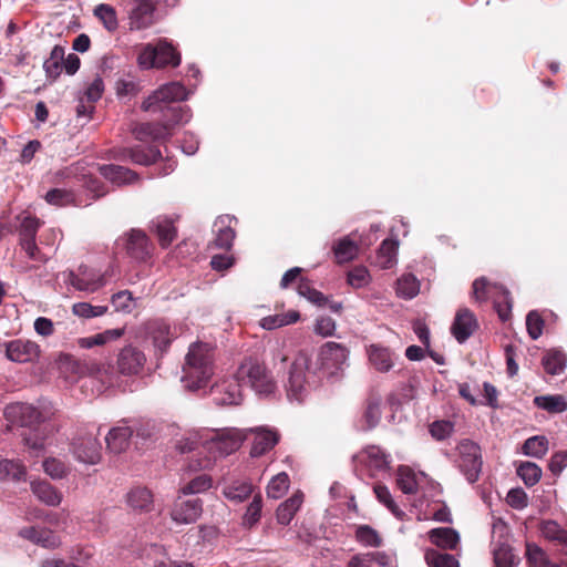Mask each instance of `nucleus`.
Here are the masks:
<instances>
[{
	"mask_svg": "<svg viewBox=\"0 0 567 567\" xmlns=\"http://www.w3.org/2000/svg\"><path fill=\"white\" fill-rule=\"evenodd\" d=\"M205 436H200L203 449L209 456L192 458L188 463L190 471L209 470L215 461L236 452L247 439L245 429L226 427L219 430H205Z\"/></svg>",
	"mask_w": 567,
	"mask_h": 567,
	"instance_id": "1",
	"label": "nucleus"
},
{
	"mask_svg": "<svg viewBox=\"0 0 567 567\" xmlns=\"http://www.w3.org/2000/svg\"><path fill=\"white\" fill-rule=\"evenodd\" d=\"M182 382L190 392L205 390L215 373L214 349L208 343H193L183 367Z\"/></svg>",
	"mask_w": 567,
	"mask_h": 567,
	"instance_id": "2",
	"label": "nucleus"
},
{
	"mask_svg": "<svg viewBox=\"0 0 567 567\" xmlns=\"http://www.w3.org/2000/svg\"><path fill=\"white\" fill-rule=\"evenodd\" d=\"M137 63L144 70L166 65L177 66L181 63V56L166 39H161L156 44L147 43L142 47Z\"/></svg>",
	"mask_w": 567,
	"mask_h": 567,
	"instance_id": "3",
	"label": "nucleus"
},
{
	"mask_svg": "<svg viewBox=\"0 0 567 567\" xmlns=\"http://www.w3.org/2000/svg\"><path fill=\"white\" fill-rule=\"evenodd\" d=\"M237 378L241 380L243 385H249L258 395H269L276 389V383L267 369L251 359L239 365Z\"/></svg>",
	"mask_w": 567,
	"mask_h": 567,
	"instance_id": "4",
	"label": "nucleus"
},
{
	"mask_svg": "<svg viewBox=\"0 0 567 567\" xmlns=\"http://www.w3.org/2000/svg\"><path fill=\"white\" fill-rule=\"evenodd\" d=\"M473 296L476 301L493 300L494 308L499 318L505 321L509 318L512 311V298L509 291L497 284L489 285L484 278L476 279L473 282Z\"/></svg>",
	"mask_w": 567,
	"mask_h": 567,
	"instance_id": "5",
	"label": "nucleus"
},
{
	"mask_svg": "<svg viewBox=\"0 0 567 567\" xmlns=\"http://www.w3.org/2000/svg\"><path fill=\"white\" fill-rule=\"evenodd\" d=\"M192 94L181 82H169L154 91L143 103L142 110L151 113L164 112L166 105L185 101Z\"/></svg>",
	"mask_w": 567,
	"mask_h": 567,
	"instance_id": "6",
	"label": "nucleus"
},
{
	"mask_svg": "<svg viewBox=\"0 0 567 567\" xmlns=\"http://www.w3.org/2000/svg\"><path fill=\"white\" fill-rule=\"evenodd\" d=\"M458 467L464 474L468 483H475L482 471V456L480 446L470 441L464 440L458 445Z\"/></svg>",
	"mask_w": 567,
	"mask_h": 567,
	"instance_id": "7",
	"label": "nucleus"
},
{
	"mask_svg": "<svg viewBox=\"0 0 567 567\" xmlns=\"http://www.w3.org/2000/svg\"><path fill=\"white\" fill-rule=\"evenodd\" d=\"M243 383L237 373L210 386V394L217 405H238L243 401Z\"/></svg>",
	"mask_w": 567,
	"mask_h": 567,
	"instance_id": "8",
	"label": "nucleus"
},
{
	"mask_svg": "<svg viewBox=\"0 0 567 567\" xmlns=\"http://www.w3.org/2000/svg\"><path fill=\"white\" fill-rule=\"evenodd\" d=\"M71 452L85 464H96L101 460V444L94 434H80L73 439Z\"/></svg>",
	"mask_w": 567,
	"mask_h": 567,
	"instance_id": "9",
	"label": "nucleus"
},
{
	"mask_svg": "<svg viewBox=\"0 0 567 567\" xmlns=\"http://www.w3.org/2000/svg\"><path fill=\"white\" fill-rule=\"evenodd\" d=\"M6 419L12 424L31 427L44 420L41 411L29 403H13L4 410Z\"/></svg>",
	"mask_w": 567,
	"mask_h": 567,
	"instance_id": "10",
	"label": "nucleus"
},
{
	"mask_svg": "<svg viewBox=\"0 0 567 567\" xmlns=\"http://www.w3.org/2000/svg\"><path fill=\"white\" fill-rule=\"evenodd\" d=\"M307 358L298 357L289 370L287 395L290 401L301 402L306 396Z\"/></svg>",
	"mask_w": 567,
	"mask_h": 567,
	"instance_id": "11",
	"label": "nucleus"
},
{
	"mask_svg": "<svg viewBox=\"0 0 567 567\" xmlns=\"http://www.w3.org/2000/svg\"><path fill=\"white\" fill-rule=\"evenodd\" d=\"M4 355L16 363H29L40 357V347L31 340L16 339L4 343Z\"/></svg>",
	"mask_w": 567,
	"mask_h": 567,
	"instance_id": "12",
	"label": "nucleus"
},
{
	"mask_svg": "<svg viewBox=\"0 0 567 567\" xmlns=\"http://www.w3.org/2000/svg\"><path fill=\"white\" fill-rule=\"evenodd\" d=\"M158 0H134L128 13L131 30H144L155 23V9Z\"/></svg>",
	"mask_w": 567,
	"mask_h": 567,
	"instance_id": "13",
	"label": "nucleus"
},
{
	"mask_svg": "<svg viewBox=\"0 0 567 567\" xmlns=\"http://www.w3.org/2000/svg\"><path fill=\"white\" fill-rule=\"evenodd\" d=\"M105 274H96L90 270L86 266H80L78 272L70 271L68 275V282L76 290L84 292H95L106 285Z\"/></svg>",
	"mask_w": 567,
	"mask_h": 567,
	"instance_id": "14",
	"label": "nucleus"
},
{
	"mask_svg": "<svg viewBox=\"0 0 567 567\" xmlns=\"http://www.w3.org/2000/svg\"><path fill=\"white\" fill-rule=\"evenodd\" d=\"M349 350L337 342L329 341L324 343L319 352V362L321 369L326 370L329 374H333L340 370L347 362Z\"/></svg>",
	"mask_w": 567,
	"mask_h": 567,
	"instance_id": "15",
	"label": "nucleus"
},
{
	"mask_svg": "<svg viewBox=\"0 0 567 567\" xmlns=\"http://www.w3.org/2000/svg\"><path fill=\"white\" fill-rule=\"evenodd\" d=\"M117 370L123 375H138L146 364V355L136 347L126 346L117 355Z\"/></svg>",
	"mask_w": 567,
	"mask_h": 567,
	"instance_id": "16",
	"label": "nucleus"
},
{
	"mask_svg": "<svg viewBox=\"0 0 567 567\" xmlns=\"http://www.w3.org/2000/svg\"><path fill=\"white\" fill-rule=\"evenodd\" d=\"M203 513V502L199 498L182 499L178 497L174 503L171 517L176 524H193Z\"/></svg>",
	"mask_w": 567,
	"mask_h": 567,
	"instance_id": "17",
	"label": "nucleus"
},
{
	"mask_svg": "<svg viewBox=\"0 0 567 567\" xmlns=\"http://www.w3.org/2000/svg\"><path fill=\"white\" fill-rule=\"evenodd\" d=\"M126 254L136 261H145L151 256V245L142 230L132 229L125 237Z\"/></svg>",
	"mask_w": 567,
	"mask_h": 567,
	"instance_id": "18",
	"label": "nucleus"
},
{
	"mask_svg": "<svg viewBox=\"0 0 567 567\" xmlns=\"http://www.w3.org/2000/svg\"><path fill=\"white\" fill-rule=\"evenodd\" d=\"M477 326L474 313L467 308H462L456 312L451 332L460 343H463L473 334Z\"/></svg>",
	"mask_w": 567,
	"mask_h": 567,
	"instance_id": "19",
	"label": "nucleus"
},
{
	"mask_svg": "<svg viewBox=\"0 0 567 567\" xmlns=\"http://www.w3.org/2000/svg\"><path fill=\"white\" fill-rule=\"evenodd\" d=\"M249 432L255 433V439L251 445L250 455L258 457L270 451L279 441V435L275 430L267 427L247 429Z\"/></svg>",
	"mask_w": 567,
	"mask_h": 567,
	"instance_id": "20",
	"label": "nucleus"
},
{
	"mask_svg": "<svg viewBox=\"0 0 567 567\" xmlns=\"http://www.w3.org/2000/svg\"><path fill=\"white\" fill-rule=\"evenodd\" d=\"M358 457L360 462L368 467L371 476H375L389 468V455L378 446H369L364 449Z\"/></svg>",
	"mask_w": 567,
	"mask_h": 567,
	"instance_id": "21",
	"label": "nucleus"
},
{
	"mask_svg": "<svg viewBox=\"0 0 567 567\" xmlns=\"http://www.w3.org/2000/svg\"><path fill=\"white\" fill-rule=\"evenodd\" d=\"M145 333L146 338L152 341L153 346L161 351L166 350L174 338L171 327L162 320L147 322L145 324Z\"/></svg>",
	"mask_w": 567,
	"mask_h": 567,
	"instance_id": "22",
	"label": "nucleus"
},
{
	"mask_svg": "<svg viewBox=\"0 0 567 567\" xmlns=\"http://www.w3.org/2000/svg\"><path fill=\"white\" fill-rule=\"evenodd\" d=\"M99 172L105 179L117 186L134 184L138 181L135 172L121 165H102L99 166Z\"/></svg>",
	"mask_w": 567,
	"mask_h": 567,
	"instance_id": "23",
	"label": "nucleus"
},
{
	"mask_svg": "<svg viewBox=\"0 0 567 567\" xmlns=\"http://www.w3.org/2000/svg\"><path fill=\"white\" fill-rule=\"evenodd\" d=\"M235 218L229 215L219 216L214 223L216 233L215 245L221 249H230L235 238L231 223Z\"/></svg>",
	"mask_w": 567,
	"mask_h": 567,
	"instance_id": "24",
	"label": "nucleus"
},
{
	"mask_svg": "<svg viewBox=\"0 0 567 567\" xmlns=\"http://www.w3.org/2000/svg\"><path fill=\"white\" fill-rule=\"evenodd\" d=\"M368 357L370 363L379 372H388L394 365V353L380 344H371L368 349Z\"/></svg>",
	"mask_w": 567,
	"mask_h": 567,
	"instance_id": "25",
	"label": "nucleus"
},
{
	"mask_svg": "<svg viewBox=\"0 0 567 567\" xmlns=\"http://www.w3.org/2000/svg\"><path fill=\"white\" fill-rule=\"evenodd\" d=\"M132 435L133 430L130 426H115L105 436L106 446L113 453H122L128 447Z\"/></svg>",
	"mask_w": 567,
	"mask_h": 567,
	"instance_id": "26",
	"label": "nucleus"
},
{
	"mask_svg": "<svg viewBox=\"0 0 567 567\" xmlns=\"http://www.w3.org/2000/svg\"><path fill=\"white\" fill-rule=\"evenodd\" d=\"M133 134L140 141L166 140L169 137V123H140L133 128Z\"/></svg>",
	"mask_w": 567,
	"mask_h": 567,
	"instance_id": "27",
	"label": "nucleus"
},
{
	"mask_svg": "<svg viewBox=\"0 0 567 567\" xmlns=\"http://www.w3.org/2000/svg\"><path fill=\"white\" fill-rule=\"evenodd\" d=\"M27 468L22 462L0 457V481L1 482H24Z\"/></svg>",
	"mask_w": 567,
	"mask_h": 567,
	"instance_id": "28",
	"label": "nucleus"
},
{
	"mask_svg": "<svg viewBox=\"0 0 567 567\" xmlns=\"http://www.w3.org/2000/svg\"><path fill=\"white\" fill-rule=\"evenodd\" d=\"M126 503L133 511L150 512L153 508V494L148 488L137 486L127 493Z\"/></svg>",
	"mask_w": 567,
	"mask_h": 567,
	"instance_id": "29",
	"label": "nucleus"
},
{
	"mask_svg": "<svg viewBox=\"0 0 567 567\" xmlns=\"http://www.w3.org/2000/svg\"><path fill=\"white\" fill-rule=\"evenodd\" d=\"M332 251L338 264H346L358 256L359 246L351 236H344L334 241Z\"/></svg>",
	"mask_w": 567,
	"mask_h": 567,
	"instance_id": "30",
	"label": "nucleus"
},
{
	"mask_svg": "<svg viewBox=\"0 0 567 567\" xmlns=\"http://www.w3.org/2000/svg\"><path fill=\"white\" fill-rule=\"evenodd\" d=\"M158 113L162 114L161 124L169 123V136L176 125L185 124L192 117L189 107L181 105H166L165 111Z\"/></svg>",
	"mask_w": 567,
	"mask_h": 567,
	"instance_id": "31",
	"label": "nucleus"
},
{
	"mask_svg": "<svg viewBox=\"0 0 567 567\" xmlns=\"http://www.w3.org/2000/svg\"><path fill=\"white\" fill-rule=\"evenodd\" d=\"M152 229L156 234L162 247H167L176 238V228L171 218L157 216L152 220Z\"/></svg>",
	"mask_w": 567,
	"mask_h": 567,
	"instance_id": "32",
	"label": "nucleus"
},
{
	"mask_svg": "<svg viewBox=\"0 0 567 567\" xmlns=\"http://www.w3.org/2000/svg\"><path fill=\"white\" fill-rule=\"evenodd\" d=\"M31 491L35 497L48 506H58L62 501V495L50 483L44 481H32Z\"/></svg>",
	"mask_w": 567,
	"mask_h": 567,
	"instance_id": "33",
	"label": "nucleus"
},
{
	"mask_svg": "<svg viewBox=\"0 0 567 567\" xmlns=\"http://www.w3.org/2000/svg\"><path fill=\"white\" fill-rule=\"evenodd\" d=\"M430 540L443 549H455L460 543L458 533L450 527L434 528L429 532Z\"/></svg>",
	"mask_w": 567,
	"mask_h": 567,
	"instance_id": "34",
	"label": "nucleus"
},
{
	"mask_svg": "<svg viewBox=\"0 0 567 567\" xmlns=\"http://www.w3.org/2000/svg\"><path fill=\"white\" fill-rule=\"evenodd\" d=\"M533 403L536 408L550 414H560L567 411V399L563 394L537 395Z\"/></svg>",
	"mask_w": 567,
	"mask_h": 567,
	"instance_id": "35",
	"label": "nucleus"
},
{
	"mask_svg": "<svg viewBox=\"0 0 567 567\" xmlns=\"http://www.w3.org/2000/svg\"><path fill=\"white\" fill-rule=\"evenodd\" d=\"M303 503V494L296 492L291 497L281 503L276 512L277 520L281 525H288Z\"/></svg>",
	"mask_w": 567,
	"mask_h": 567,
	"instance_id": "36",
	"label": "nucleus"
},
{
	"mask_svg": "<svg viewBox=\"0 0 567 567\" xmlns=\"http://www.w3.org/2000/svg\"><path fill=\"white\" fill-rule=\"evenodd\" d=\"M221 493L228 501L241 503L251 495L252 485L247 481L237 480L225 484Z\"/></svg>",
	"mask_w": 567,
	"mask_h": 567,
	"instance_id": "37",
	"label": "nucleus"
},
{
	"mask_svg": "<svg viewBox=\"0 0 567 567\" xmlns=\"http://www.w3.org/2000/svg\"><path fill=\"white\" fill-rule=\"evenodd\" d=\"M300 319V313L296 310H289L286 313H277L264 317L259 324L265 330H274L291 323L297 322Z\"/></svg>",
	"mask_w": 567,
	"mask_h": 567,
	"instance_id": "38",
	"label": "nucleus"
},
{
	"mask_svg": "<svg viewBox=\"0 0 567 567\" xmlns=\"http://www.w3.org/2000/svg\"><path fill=\"white\" fill-rule=\"evenodd\" d=\"M68 370L75 373L76 375H100L104 368L94 361L73 359L70 355L66 357Z\"/></svg>",
	"mask_w": 567,
	"mask_h": 567,
	"instance_id": "39",
	"label": "nucleus"
},
{
	"mask_svg": "<svg viewBox=\"0 0 567 567\" xmlns=\"http://www.w3.org/2000/svg\"><path fill=\"white\" fill-rule=\"evenodd\" d=\"M399 243L394 239H384L378 250L377 262L382 269L391 268L396 262Z\"/></svg>",
	"mask_w": 567,
	"mask_h": 567,
	"instance_id": "40",
	"label": "nucleus"
},
{
	"mask_svg": "<svg viewBox=\"0 0 567 567\" xmlns=\"http://www.w3.org/2000/svg\"><path fill=\"white\" fill-rule=\"evenodd\" d=\"M495 567H516L518 558L513 554L509 545L498 542L493 548Z\"/></svg>",
	"mask_w": 567,
	"mask_h": 567,
	"instance_id": "41",
	"label": "nucleus"
},
{
	"mask_svg": "<svg viewBox=\"0 0 567 567\" xmlns=\"http://www.w3.org/2000/svg\"><path fill=\"white\" fill-rule=\"evenodd\" d=\"M63 60L64 49L60 45H55L50 56L43 63V69L48 78L55 80L61 74Z\"/></svg>",
	"mask_w": 567,
	"mask_h": 567,
	"instance_id": "42",
	"label": "nucleus"
},
{
	"mask_svg": "<svg viewBox=\"0 0 567 567\" xmlns=\"http://www.w3.org/2000/svg\"><path fill=\"white\" fill-rule=\"evenodd\" d=\"M420 291V282L412 274L401 276L396 281V293L404 299L414 298Z\"/></svg>",
	"mask_w": 567,
	"mask_h": 567,
	"instance_id": "43",
	"label": "nucleus"
},
{
	"mask_svg": "<svg viewBox=\"0 0 567 567\" xmlns=\"http://www.w3.org/2000/svg\"><path fill=\"white\" fill-rule=\"evenodd\" d=\"M124 158H130L133 163L140 165H150L161 157V152L154 147L148 150L130 148L123 153Z\"/></svg>",
	"mask_w": 567,
	"mask_h": 567,
	"instance_id": "44",
	"label": "nucleus"
},
{
	"mask_svg": "<svg viewBox=\"0 0 567 567\" xmlns=\"http://www.w3.org/2000/svg\"><path fill=\"white\" fill-rule=\"evenodd\" d=\"M542 363L547 373L557 375L560 374L566 367V357L563 352L553 350L544 355Z\"/></svg>",
	"mask_w": 567,
	"mask_h": 567,
	"instance_id": "45",
	"label": "nucleus"
},
{
	"mask_svg": "<svg viewBox=\"0 0 567 567\" xmlns=\"http://www.w3.org/2000/svg\"><path fill=\"white\" fill-rule=\"evenodd\" d=\"M548 440L543 435L527 439L523 445V452L527 456L542 458L548 451Z\"/></svg>",
	"mask_w": 567,
	"mask_h": 567,
	"instance_id": "46",
	"label": "nucleus"
},
{
	"mask_svg": "<svg viewBox=\"0 0 567 567\" xmlns=\"http://www.w3.org/2000/svg\"><path fill=\"white\" fill-rule=\"evenodd\" d=\"M374 494L380 503H382L398 519H403L405 513L395 504L389 488L385 485L375 484Z\"/></svg>",
	"mask_w": 567,
	"mask_h": 567,
	"instance_id": "47",
	"label": "nucleus"
},
{
	"mask_svg": "<svg viewBox=\"0 0 567 567\" xmlns=\"http://www.w3.org/2000/svg\"><path fill=\"white\" fill-rule=\"evenodd\" d=\"M94 16L103 23L104 28L113 32L118 27L116 12L110 4L101 3L94 8Z\"/></svg>",
	"mask_w": 567,
	"mask_h": 567,
	"instance_id": "48",
	"label": "nucleus"
},
{
	"mask_svg": "<svg viewBox=\"0 0 567 567\" xmlns=\"http://www.w3.org/2000/svg\"><path fill=\"white\" fill-rule=\"evenodd\" d=\"M355 539L365 547H380L382 538L379 533L369 525H360L355 529Z\"/></svg>",
	"mask_w": 567,
	"mask_h": 567,
	"instance_id": "49",
	"label": "nucleus"
},
{
	"mask_svg": "<svg viewBox=\"0 0 567 567\" xmlns=\"http://www.w3.org/2000/svg\"><path fill=\"white\" fill-rule=\"evenodd\" d=\"M396 483L404 494H414L417 491L415 474L408 466L399 467Z\"/></svg>",
	"mask_w": 567,
	"mask_h": 567,
	"instance_id": "50",
	"label": "nucleus"
},
{
	"mask_svg": "<svg viewBox=\"0 0 567 567\" xmlns=\"http://www.w3.org/2000/svg\"><path fill=\"white\" fill-rule=\"evenodd\" d=\"M107 306H93L89 302H76L72 306V312L74 316L82 319H92L102 317L107 312Z\"/></svg>",
	"mask_w": 567,
	"mask_h": 567,
	"instance_id": "51",
	"label": "nucleus"
},
{
	"mask_svg": "<svg viewBox=\"0 0 567 567\" xmlns=\"http://www.w3.org/2000/svg\"><path fill=\"white\" fill-rule=\"evenodd\" d=\"M212 477L207 474H200L190 480L187 484L181 487L179 493L183 495H192L206 492L212 487Z\"/></svg>",
	"mask_w": 567,
	"mask_h": 567,
	"instance_id": "52",
	"label": "nucleus"
},
{
	"mask_svg": "<svg viewBox=\"0 0 567 567\" xmlns=\"http://www.w3.org/2000/svg\"><path fill=\"white\" fill-rule=\"evenodd\" d=\"M289 488V476L281 472L274 476L267 486V495L270 498L278 499L282 497Z\"/></svg>",
	"mask_w": 567,
	"mask_h": 567,
	"instance_id": "53",
	"label": "nucleus"
},
{
	"mask_svg": "<svg viewBox=\"0 0 567 567\" xmlns=\"http://www.w3.org/2000/svg\"><path fill=\"white\" fill-rule=\"evenodd\" d=\"M429 567H460L457 559L450 554L439 553L434 549L425 553Z\"/></svg>",
	"mask_w": 567,
	"mask_h": 567,
	"instance_id": "54",
	"label": "nucleus"
},
{
	"mask_svg": "<svg viewBox=\"0 0 567 567\" xmlns=\"http://www.w3.org/2000/svg\"><path fill=\"white\" fill-rule=\"evenodd\" d=\"M517 474L527 486H534L542 477V470L535 463L524 462L518 466Z\"/></svg>",
	"mask_w": 567,
	"mask_h": 567,
	"instance_id": "55",
	"label": "nucleus"
},
{
	"mask_svg": "<svg viewBox=\"0 0 567 567\" xmlns=\"http://www.w3.org/2000/svg\"><path fill=\"white\" fill-rule=\"evenodd\" d=\"M45 202L58 207L68 206L74 203L75 197L71 190L62 188H53L45 196Z\"/></svg>",
	"mask_w": 567,
	"mask_h": 567,
	"instance_id": "56",
	"label": "nucleus"
},
{
	"mask_svg": "<svg viewBox=\"0 0 567 567\" xmlns=\"http://www.w3.org/2000/svg\"><path fill=\"white\" fill-rule=\"evenodd\" d=\"M261 508L262 499L259 495H257L252 498L244 514L243 525L247 528H250L254 525H256L260 519Z\"/></svg>",
	"mask_w": 567,
	"mask_h": 567,
	"instance_id": "57",
	"label": "nucleus"
},
{
	"mask_svg": "<svg viewBox=\"0 0 567 567\" xmlns=\"http://www.w3.org/2000/svg\"><path fill=\"white\" fill-rule=\"evenodd\" d=\"M111 302L116 311L130 313L135 307V301L132 292L123 290L114 293L111 298Z\"/></svg>",
	"mask_w": 567,
	"mask_h": 567,
	"instance_id": "58",
	"label": "nucleus"
},
{
	"mask_svg": "<svg viewBox=\"0 0 567 567\" xmlns=\"http://www.w3.org/2000/svg\"><path fill=\"white\" fill-rule=\"evenodd\" d=\"M370 279L368 269L362 266L355 267L348 272V284L355 289L365 287Z\"/></svg>",
	"mask_w": 567,
	"mask_h": 567,
	"instance_id": "59",
	"label": "nucleus"
},
{
	"mask_svg": "<svg viewBox=\"0 0 567 567\" xmlns=\"http://www.w3.org/2000/svg\"><path fill=\"white\" fill-rule=\"evenodd\" d=\"M24 445L34 454L39 455L44 450L45 436L38 431H29L22 434Z\"/></svg>",
	"mask_w": 567,
	"mask_h": 567,
	"instance_id": "60",
	"label": "nucleus"
},
{
	"mask_svg": "<svg viewBox=\"0 0 567 567\" xmlns=\"http://www.w3.org/2000/svg\"><path fill=\"white\" fill-rule=\"evenodd\" d=\"M298 293L301 297H305L310 302H312V303H315L317 306H322L327 301V298L324 297V295L322 292H320L317 289L310 287V285L308 282H306V281L299 282V285H298Z\"/></svg>",
	"mask_w": 567,
	"mask_h": 567,
	"instance_id": "61",
	"label": "nucleus"
},
{
	"mask_svg": "<svg viewBox=\"0 0 567 567\" xmlns=\"http://www.w3.org/2000/svg\"><path fill=\"white\" fill-rule=\"evenodd\" d=\"M43 470L53 480L62 478L68 472L66 465L62 461L54 457L44 460Z\"/></svg>",
	"mask_w": 567,
	"mask_h": 567,
	"instance_id": "62",
	"label": "nucleus"
},
{
	"mask_svg": "<svg viewBox=\"0 0 567 567\" xmlns=\"http://www.w3.org/2000/svg\"><path fill=\"white\" fill-rule=\"evenodd\" d=\"M42 221L33 216L27 215L22 218L20 224V239L21 238H35L39 227Z\"/></svg>",
	"mask_w": 567,
	"mask_h": 567,
	"instance_id": "63",
	"label": "nucleus"
},
{
	"mask_svg": "<svg viewBox=\"0 0 567 567\" xmlns=\"http://www.w3.org/2000/svg\"><path fill=\"white\" fill-rule=\"evenodd\" d=\"M20 246L25 255L32 260L45 262L49 259V257L42 254L37 246L35 238H21Z\"/></svg>",
	"mask_w": 567,
	"mask_h": 567,
	"instance_id": "64",
	"label": "nucleus"
}]
</instances>
